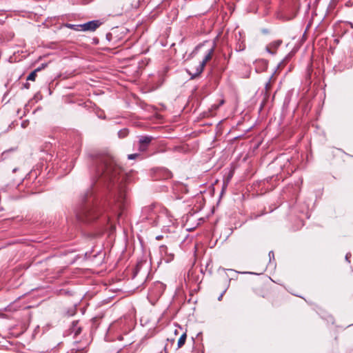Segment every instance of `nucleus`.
<instances>
[{
	"instance_id": "nucleus-4",
	"label": "nucleus",
	"mask_w": 353,
	"mask_h": 353,
	"mask_svg": "<svg viewBox=\"0 0 353 353\" xmlns=\"http://www.w3.org/2000/svg\"><path fill=\"white\" fill-rule=\"evenodd\" d=\"M101 25V22L99 20H93L80 24L81 30L83 31H94L97 28Z\"/></svg>"
},
{
	"instance_id": "nucleus-9",
	"label": "nucleus",
	"mask_w": 353,
	"mask_h": 353,
	"mask_svg": "<svg viewBox=\"0 0 353 353\" xmlns=\"http://www.w3.org/2000/svg\"><path fill=\"white\" fill-rule=\"evenodd\" d=\"M186 338H187V335H186V333H183L179 338V341H178V343H177V346H178V348H181L185 343V341H186Z\"/></svg>"
},
{
	"instance_id": "nucleus-16",
	"label": "nucleus",
	"mask_w": 353,
	"mask_h": 353,
	"mask_svg": "<svg viewBox=\"0 0 353 353\" xmlns=\"http://www.w3.org/2000/svg\"><path fill=\"white\" fill-rule=\"evenodd\" d=\"M171 175H172V174H171V172H169V171H166L165 176H166L167 178L171 177Z\"/></svg>"
},
{
	"instance_id": "nucleus-24",
	"label": "nucleus",
	"mask_w": 353,
	"mask_h": 353,
	"mask_svg": "<svg viewBox=\"0 0 353 353\" xmlns=\"http://www.w3.org/2000/svg\"><path fill=\"white\" fill-rule=\"evenodd\" d=\"M17 171V168L13 169L12 172H15Z\"/></svg>"
},
{
	"instance_id": "nucleus-8",
	"label": "nucleus",
	"mask_w": 353,
	"mask_h": 353,
	"mask_svg": "<svg viewBox=\"0 0 353 353\" xmlns=\"http://www.w3.org/2000/svg\"><path fill=\"white\" fill-rule=\"evenodd\" d=\"M168 212L167 210H165V208L161 210L160 214L158 215V217H157L158 221L162 222L163 223H165V221L163 220L164 217H165V216H168Z\"/></svg>"
},
{
	"instance_id": "nucleus-15",
	"label": "nucleus",
	"mask_w": 353,
	"mask_h": 353,
	"mask_svg": "<svg viewBox=\"0 0 353 353\" xmlns=\"http://www.w3.org/2000/svg\"><path fill=\"white\" fill-rule=\"evenodd\" d=\"M139 271V267H137V268H136V270H135V272H134L133 278H134L135 276H137V275L138 274Z\"/></svg>"
},
{
	"instance_id": "nucleus-5",
	"label": "nucleus",
	"mask_w": 353,
	"mask_h": 353,
	"mask_svg": "<svg viewBox=\"0 0 353 353\" xmlns=\"http://www.w3.org/2000/svg\"><path fill=\"white\" fill-rule=\"evenodd\" d=\"M152 139V137H149V136L141 137L139 138V150L141 152L145 151L148 148V146L151 143Z\"/></svg>"
},
{
	"instance_id": "nucleus-11",
	"label": "nucleus",
	"mask_w": 353,
	"mask_h": 353,
	"mask_svg": "<svg viewBox=\"0 0 353 353\" xmlns=\"http://www.w3.org/2000/svg\"><path fill=\"white\" fill-rule=\"evenodd\" d=\"M273 76H274V74H272V76L270 77L268 82H267L265 83V89L266 90V92H268L271 89V86L272 85H271V82L270 81H271L272 79L273 78Z\"/></svg>"
},
{
	"instance_id": "nucleus-1",
	"label": "nucleus",
	"mask_w": 353,
	"mask_h": 353,
	"mask_svg": "<svg viewBox=\"0 0 353 353\" xmlns=\"http://www.w3.org/2000/svg\"><path fill=\"white\" fill-rule=\"evenodd\" d=\"M96 172L99 176H104L113 183L117 181V176L121 173V169L108 155H101L96 160Z\"/></svg>"
},
{
	"instance_id": "nucleus-19",
	"label": "nucleus",
	"mask_w": 353,
	"mask_h": 353,
	"mask_svg": "<svg viewBox=\"0 0 353 353\" xmlns=\"http://www.w3.org/2000/svg\"><path fill=\"white\" fill-rule=\"evenodd\" d=\"M272 256V257H274V252H273L272 251H270V252H269V256H270V258H271V256Z\"/></svg>"
},
{
	"instance_id": "nucleus-14",
	"label": "nucleus",
	"mask_w": 353,
	"mask_h": 353,
	"mask_svg": "<svg viewBox=\"0 0 353 353\" xmlns=\"http://www.w3.org/2000/svg\"><path fill=\"white\" fill-rule=\"evenodd\" d=\"M139 156L138 154H131L128 156V159H135Z\"/></svg>"
},
{
	"instance_id": "nucleus-13",
	"label": "nucleus",
	"mask_w": 353,
	"mask_h": 353,
	"mask_svg": "<svg viewBox=\"0 0 353 353\" xmlns=\"http://www.w3.org/2000/svg\"><path fill=\"white\" fill-rule=\"evenodd\" d=\"M159 249H160V252H161V254H163V253H164L165 254H167L168 248H167V246H166V245H161V246H160V248H159Z\"/></svg>"
},
{
	"instance_id": "nucleus-18",
	"label": "nucleus",
	"mask_w": 353,
	"mask_h": 353,
	"mask_svg": "<svg viewBox=\"0 0 353 353\" xmlns=\"http://www.w3.org/2000/svg\"><path fill=\"white\" fill-rule=\"evenodd\" d=\"M46 66H47V64L43 63L39 68H41V70H42V69H44Z\"/></svg>"
},
{
	"instance_id": "nucleus-22",
	"label": "nucleus",
	"mask_w": 353,
	"mask_h": 353,
	"mask_svg": "<svg viewBox=\"0 0 353 353\" xmlns=\"http://www.w3.org/2000/svg\"><path fill=\"white\" fill-rule=\"evenodd\" d=\"M222 296H223V294H221V295H220V296H219V299H219V301H221V300Z\"/></svg>"
},
{
	"instance_id": "nucleus-12",
	"label": "nucleus",
	"mask_w": 353,
	"mask_h": 353,
	"mask_svg": "<svg viewBox=\"0 0 353 353\" xmlns=\"http://www.w3.org/2000/svg\"><path fill=\"white\" fill-rule=\"evenodd\" d=\"M66 26L70 28H71V29H72V30H81L80 24L79 25L67 24Z\"/></svg>"
},
{
	"instance_id": "nucleus-17",
	"label": "nucleus",
	"mask_w": 353,
	"mask_h": 353,
	"mask_svg": "<svg viewBox=\"0 0 353 353\" xmlns=\"http://www.w3.org/2000/svg\"><path fill=\"white\" fill-rule=\"evenodd\" d=\"M24 87L26 88V89H29L30 88V84L28 83H26L24 84Z\"/></svg>"
},
{
	"instance_id": "nucleus-2",
	"label": "nucleus",
	"mask_w": 353,
	"mask_h": 353,
	"mask_svg": "<svg viewBox=\"0 0 353 353\" xmlns=\"http://www.w3.org/2000/svg\"><path fill=\"white\" fill-rule=\"evenodd\" d=\"M103 210L102 207L97 204L88 203L83 207L77 216L81 221H90L97 219Z\"/></svg>"
},
{
	"instance_id": "nucleus-25",
	"label": "nucleus",
	"mask_w": 353,
	"mask_h": 353,
	"mask_svg": "<svg viewBox=\"0 0 353 353\" xmlns=\"http://www.w3.org/2000/svg\"><path fill=\"white\" fill-rule=\"evenodd\" d=\"M345 259H348V256H347V254L346 255Z\"/></svg>"
},
{
	"instance_id": "nucleus-20",
	"label": "nucleus",
	"mask_w": 353,
	"mask_h": 353,
	"mask_svg": "<svg viewBox=\"0 0 353 353\" xmlns=\"http://www.w3.org/2000/svg\"><path fill=\"white\" fill-rule=\"evenodd\" d=\"M145 211H148V210H153V208L152 207H149V208H145Z\"/></svg>"
},
{
	"instance_id": "nucleus-21",
	"label": "nucleus",
	"mask_w": 353,
	"mask_h": 353,
	"mask_svg": "<svg viewBox=\"0 0 353 353\" xmlns=\"http://www.w3.org/2000/svg\"><path fill=\"white\" fill-rule=\"evenodd\" d=\"M9 151H6V152H3L1 154V157L3 158L4 156L6 154L7 152H8Z\"/></svg>"
},
{
	"instance_id": "nucleus-3",
	"label": "nucleus",
	"mask_w": 353,
	"mask_h": 353,
	"mask_svg": "<svg viewBox=\"0 0 353 353\" xmlns=\"http://www.w3.org/2000/svg\"><path fill=\"white\" fill-rule=\"evenodd\" d=\"M214 46H212L210 49L207 50L203 60L201 62H199V65L195 68H191L187 70L188 74L190 75V79H193L199 77L202 73L207 62L212 59V55L214 54Z\"/></svg>"
},
{
	"instance_id": "nucleus-10",
	"label": "nucleus",
	"mask_w": 353,
	"mask_h": 353,
	"mask_svg": "<svg viewBox=\"0 0 353 353\" xmlns=\"http://www.w3.org/2000/svg\"><path fill=\"white\" fill-rule=\"evenodd\" d=\"M125 191L123 190V192H119V197L117 198V202H118V207L119 208H121V205H123V203L125 200Z\"/></svg>"
},
{
	"instance_id": "nucleus-6",
	"label": "nucleus",
	"mask_w": 353,
	"mask_h": 353,
	"mask_svg": "<svg viewBox=\"0 0 353 353\" xmlns=\"http://www.w3.org/2000/svg\"><path fill=\"white\" fill-rule=\"evenodd\" d=\"M282 40L278 39L271 42L267 47L266 50L270 54H275L276 49L281 45Z\"/></svg>"
},
{
	"instance_id": "nucleus-23",
	"label": "nucleus",
	"mask_w": 353,
	"mask_h": 353,
	"mask_svg": "<svg viewBox=\"0 0 353 353\" xmlns=\"http://www.w3.org/2000/svg\"><path fill=\"white\" fill-rule=\"evenodd\" d=\"M349 23H350V25L351 28H353V23L350 22Z\"/></svg>"
},
{
	"instance_id": "nucleus-7",
	"label": "nucleus",
	"mask_w": 353,
	"mask_h": 353,
	"mask_svg": "<svg viewBox=\"0 0 353 353\" xmlns=\"http://www.w3.org/2000/svg\"><path fill=\"white\" fill-rule=\"evenodd\" d=\"M41 70V68H37L34 70H33L28 77L26 80L27 81H35L37 73Z\"/></svg>"
}]
</instances>
